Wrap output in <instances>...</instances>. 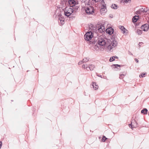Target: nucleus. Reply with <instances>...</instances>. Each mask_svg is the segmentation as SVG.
<instances>
[{
  "mask_svg": "<svg viewBox=\"0 0 149 149\" xmlns=\"http://www.w3.org/2000/svg\"><path fill=\"white\" fill-rule=\"evenodd\" d=\"M89 31L87 32L84 35V38L86 40L89 41L93 37V33L95 32L96 28L92 24L89 26Z\"/></svg>",
  "mask_w": 149,
  "mask_h": 149,
  "instance_id": "1",
  "label": "nucleus"
},
{
  "mask_svg": "<svg viewBox=\"0 0 149 149\" xmlns=\"http://www.w3.org/2000/svg\"><path fill=\"white\" fill-rule=\"evenodd\" d=\"M108 40L105 38L99 37L98 38L97 43L100 48H104L106 45H108Z\"/></svg>",
  "mask_w": 149,
  "mask_h": 149,
  "instance_id": "2",
  "label": "nucleus"
},
{
  "mask_svg": "<svg viewBox=\"0 0 149 149\" xmlns=\"http://www.w3.org/2000/svg\"><path fill=\"white\" fill-rule=\"evenodd\" d=\"M109 44L108 46V49L110 51H112L111 49L116 47L118 44L117 41L114 39H111V40H108V45Z\"/></svg>",
  "mask_w": 149,
  "mask_h": 149,
  "instance_id": "3",
  "label": "nucleus"
},
{
  "mask_svg": "<svg viewBox=\"0 0 149 149\" xmlns=\"http://www.w3.org/2000/svg\"><path fill=\"white\" fill-rule=\"evenodd\" d=\"M73 11V9L69 7H66L65 8L64 13L65 15L69 16L70 15Z\"/></svg>",
  "mask_w": 149,
  "mask_h": 149,
  "instance_id": "4",
  "label": "nucleus"
},
{
  "mask_svg": "<svg viewBox=\"0 0 149 149\" xmlns=\"http://www.w3.org/2000/svg\"><path fill=\"white\" fill-rule=\"evenodd\" d=\"M101 3L102 5L100 11L101 14L104 15L107 11L106 4H105L104 1L103 0L101 1Z\"/></svg>",
  "mask_w": 149,
  "mask_h": 149,
  "instance_id": "5",
  "label": "nucleus"
},
{
  "mask_svg": "<svg viewBox=\"0 0 149 149\" xmlns=\"http://www.w3.org/2000/svg\"><path fill=\"white\" fill-rule=\"evenodd\" d=\"M58 22L60 25H62L64 23V19L63 17L61 14H60L58 16Z\"/></svg>",
  "mask_w": 149,
  "mask_h": 149,
  "instance_id": "6",
  "label": "nucleus"
},
{
  "mask_svg": "<svg viewBox=\"0 0 149 149\" xmlns=\"http://www.w3.org/2000/svg\"><path fill=\"white\" fill-rule=\"evenodd\" d=\"M148 10V9L147 8L143 7L141 8L136 12L137 14H141L142 13L146 12Z\"/></svg>",
  "mask_w": 149,
  "mask_h": 149,
  "instance_id": "7",
  "label": "nucleus"
},
{
  "mask_svg": "<svg viewBox=\"0 0 149 149\" xmlns=\"http://www.w3.org/2000/svg\"><path fill=\"white\" fill-rule=\"evenodd\" d=\"M86 13L88 14H92L94 12V9L91 6L88 7L85 9Z\"/></svg>",
  "mask_w": 149,
  "mask_h": 149,
  "instance_id": "8",
  "label": "nucleus"
},
{
  "mask_svg": "<svg viewBox=\"0 0 149 149\" xmlns=\"http://www.w3.org/2000/svg\"><path fill=\"white\" fill-rule=\"evenodd\" d=\"M138 125L135 120H132L131 122V124L129 125L130 127H131V128L133 129V128H135L138 126Z\"/></svg>",
  "mask_w": 149,
  "mask_h": 149,
  "instance_id": "9",
  "label": "nucleus"
},
{
  "mask_svg": "<svg viewBox=\"0 0 149 149\" xmlns=\"http://www.w3.org/2000/svg\"><path fill=\"white\" fill-rule=\"evenodd\" d=\"M68 5H69L70 7H73L75 6L76 4V2L74 0H68V2H67Z\"/></svg>",
  "mask_w": 149,
  "mask_h": 149,
  "instance_id": "10",
  "label": "nucleus"
},
{
  "mask_svg": "<svg viewBox=\"0 0 149 149\" xmlns=\"http://www.w3.org/2000/svg\"><path fill=\"white\" fill-rule=\"evenodd\" d=\"M149 28V26L148 24H145L143 25H142L141 28L144 31H147Z\"/></svg>",
  "mask_w": 149,
  "mask_h": 149,
  "instance_id": "11",
  "label": "nucleus"
},
{
  "mask_svg": "<svg viewBox=\"0 0 149 149\" xmlns=\"http://www.w3.org/2000/svg\"><path fill=\"white\" fill-rule=\"evenodd\" d=\"M68 0H62L61 1L60 4L61 7H65L66 6H68Z\"/></svg>",
  "mask_w": 149,
  "mask_h": 149,
  "instance_id": "12",
  "label": "nucleus"
},
{
  "mask_svg": "<svg viewBox=\"0 0 149 149\" xmlns=\"http://www.w3.org/2000/svg\"><path fill=\"white\" fill-rule=\"evenodd\" d=\"M97 30L99 32H104L105 31V27L102 25H100L98 26Z\"/></svg>",
  "mask_w": 149,
  "mask_h": 149,
  "instance_id": "13",
  "label": "nucleus"
},
{
  "mask_svg": "<svg viewBox=\"0 0 149 149\" xmlns=\"http://www.w3.org/2000/svg\"><path fill=\"white\" fill-rule=\"evenodd\" d=\"M106 32L109 34L111 35L113 33V30L112 28L110 27L106 29Z\"/></svg>",
  "mask_w": 149,
  "mask_h": 149,
  "instance_id": "14",
  "label": "nucleus"
},
{
  "mask_svg": "<svg viewBox=\"0 0 149 149\" xmlns=\"http://www.w3.org/2000/svg\"><path fill=\"white\" fill-rule=\"evenodd\" d=\"M92 86L93 89L95 90H96L98 88V86L97 83L95 82H93Z\"/></svg>",
  "mask_w": 149,
  "mask_h": 149,
  "instance_id": "15",
  "label": "nucleus"
},
{
  "mask_svg": "<svg viewBox=\"0 0 149 149\" xmlns=\"http://www.w3.org/2000/svg\"><path fill=\"white\" fill-rule=\"evenodd\" d=\"M119 28L121 29L122 31V32L123 33H126V31H127V30L125 29L124 27L122 26H120L119 27Z\"/></svg>",
  "mask_w": 149,
  "mask_h": 149,
  "instance_id": "16",
  "label": "nucleus"
},
{
  "mask_svg": "<svg viewBox=\"0 0 149 149\" xmlns=\"http://www.w3.org/2000/svg\"><path fill=\"white\" fill-rule=\"evenodd\" d=\"M95 68V66L94 65L91 64L89 65L88 68L91 70H93Z\"/></svg>",
  "mask_w": 149,
  "mask_h": 149,
  "instance_id": "17",
  "label": "nucleus"
},
{
  "mask_svg": "<svg viewBox=\"0 0 149 149\" xmlns=\"http://www.w3.org/2000/svg\"><path fill=\"white\" fill-rule=\"evenodd\" d=\"M82 3H84L86 5H89V0H81Z\"/></svg>",
  "mask_w": 149,
  "mask_h": 149,
  "instance_id": "18",
  "label": "nucleus"
},
{
  "mask_svg": "<svg viewBox=\"0 0 149 149\" xmlns=\"http://www.w3.org/2000/svg\"><path fill=\"white\" fill-rule=\"evenodd\" d=\"M138 16H135L132 18V21L133 22H136L139 19Z\"/></svg>",
  "mask_w": 149,
  "mask_h": 149,
  "instance_id": "19",
  "label": "nucleus"
},
{
  "mask_svg": "<svg viewBox=\"0 0 149 149\" xmlns=\"http://www.w3.org/2000/svg\"><path fill=\"white\" fill-rule=\"evenodd\" d=\"M148 110L146 109H144L141 111V112L144 114H146L147 113Z\"/></svg>",
  "mask_w": 149,
  "mask_h": 149,
  "instance_id": "20",
  "label": "nucleus"
},
{
  "mask_svg": "<svg viewBox=\"0 0 149 149\" xmlns=\"http://www.w3.org/2000/svg\"><path fill=\"white\" fill-rule=\"evenodd\" d=\"M111 7L112 8L114 9H117V5L115 4H112Z\"/></svg>",
  "mask_w": 149,
  "mask_h": 149,
  "instance_id": "21",
  "label": "nucleus"
},
{
  "mask_svg": "<svg viewBox=\"0 0 149 149\" xmlns=\"http://www.w3.org/2000/svg\"><path fill=\"white\" fill-rule=\"evenodd\" d=\"M123 3H130L131 1V0H122Z\"/></svg>",
  "mask_w": 149,
  "mask_h": 149,
  "instance_id": "22",
  "label": "nucleus"
},
{
  "mask_svg": "<svg viewBox=\"0 0 149 149\" xmlns=\"http://www.w3.org/2000/svg\"><path fill=\"white\" fill-rule=\"evenodd\" d=\"M89 58L88 57H86V58H84L83 59V62H86L89 60Z\"/></svg>",
  "mask_w": 149,
  "mask_h": 149,
  "instance_id": "23",
  "label": "nucleus"
},
{
  "mask_svg": "<svg viewBox=\"0 0 149 149\" xmlns=\"http://www.w3.org/2000/svg\"><path fill=\"white\" fill-rule=\"evenodd\" d=\"M136 33L140 35L142 34V31L140 30H138L136 31Z\"/></svg>",
  "mask_w": 149,
  "mask_h": 149,
  "instance_id": "24",
  "label": "nucleus"
},
{
  "mask_svg": "<svg viewBox=\"0 0 149 149\" xmlns=\"http://www.w3.org/2000/svg\"><path fill=\"white\" fill-rule=\"evenodd\" d=\"M88 65L87 64H83L82 65V68L84 69H87L88 68Z\"/></svg>",
  "mask_w": 149,
  "mask_h": 149,
  "instance_id": "25",
  "label": "nucleus"
},
{
  "mask_svg": "<svg viewBox=\"0 0 149 149\" xmlns=\"http://www.w3.org/2000/svg\"><path fill=\"white\" fill-rule=\"evenodd\" d=\"M54 10V13H53L52 12L51 14H52V15L53 14L54 15L53 17H54L55 18H56V15H55L56 14V10Z\"/></svg>",
  "mask_w": 149,
  "mask_h": 149,
  "instance_id": "26",
  "label": "nucleus"
},
{
  "mask_svg": "<svg viewBox=\"0 0 149 149\" xmlns=\"http://www.w3.org/2000/svg\"><path fill=\"white\" fill-rule=\"evenodd\" d=\"M107 139V138H106L104 136H103L102 138V141L103 142H104Z\"/></svg>",
  "mask_w": 149,
  "mask_h": 149,
  "instance_id": "27",
  "label": "nucleus"
},
{
  "mask_svg": "<svg viewBox=\"0 0 149 149\" xmlns=\"http://www.w3.org/2000/svg\"><path fill=\"white\" fill-rule=\"evenodd\" d=\"M114 60H115V59L114 58L113 56V57H111L110 58L109 60L110 62H112V61H113Z\"/></svg>",
  "mask_w": 149,
  "mask_h": 149,
  "instance_id": "28",
  "label": "nucleus"
},
{
  "mask_svg": "<svg viewBox=\"0 0 149 149\" xmlns=\"http://www.w3.org/2000/svg\"><path fill=\"white\" fill-rule=\"evenodd\" d=\"M99 46L98 45V46H97V45H95L94 46V49L96 50H97L99 48Z\"/></svg>",
  "mask_w": 149,
  "mask_h": 149,
  "instance_id": "29",
  "label": "nucleus"
},
{
  "mask_svg": "<svg viewBox=\"0 0 149 149\" xmlns=\"http://www.w3.org/2000/svg\"><path fill=\"white\" fill-rule=\"evenodd\" d=\"M124 76H125V75H124L123 74H121L120 75L119 78L120 79H122L123 78V77Z\"/></svg>",
  "mask_w": 149,
  "mask_h": 149,
  "instance_id": "30",
  "label": "nucleus"
},
{
  "mask_svg": "<svg viewBox=\"0 0 149 149\" xmlns=\"http://www.w3.org/2000/svg\"><path fill=\"white\" fill-rule=\"evenodd\" d=\"M114 65L115 68H117V67H120V65L118 64H115Z\"/></svg>",
  "mask_w": 149,
  "mask_h": 149,
  "instance_id": "31",
  "label": "nucleus"
},
{
  "mask_svg": "<svg viewBox=\"0 0 149 149\" xmlns=\"http://www.w3.org/2000/svg\"><path fill=\"white\" fill-rule=\"evenodd\" d=\"M145 74V73H143L141 75H139V77H143V76H144Z\"/></svg>",
  "mask_w": 149,
  "mask_h": 149,
  "instance_id": "32",
  "label": "nucleus"
},
{
  "mask_svg": "<svg viewBox=\"0 0 149 149\" xmlns=\"http://www.w3.org/2000/svg\"><path fill=\"white\" fill-rule=\"evenodd\" d=\"M83 63V61H80L78 63V64L80 65L81 64V63Z\"/></svg>",
  "mask_w": 149,
  "mask_h": 149,
  "instance_id": "33",
  "label": "nucleus"
},
{
  "mask_svg": "<svg viewBox=\"0 0 149 149\" xmlns=\"http://www.w3.org/2000/svg\"><path fill=\"white\" fill-rule=\"evenodd\" d=\"M2 142L1 141H0V149L1 148L2 146Z\"/></svg>",
  "mask_w": 149,
  "mask_h": 149,
  "instance_id": "34",
  "label": "nucleus"
},
{
  "mask_svg": "<svg viewBox=\"0 0 149 149\" xmlns=\"http://www.w3.org/2000/svg\"><path fill=\"white\" fill-rule=\"evenodd\" d=\"M99 0H92V1H94L95 3L98 2Z\"/></svg>",
  "mask_w": 149,
  "mask_h": 149,
  "instance_id": "35",
  "label": "nucleus"
},
{
  "mask_svg": "<svg viewBox=\"0 0 149 149\" xmlns=\"http://www.w3.org/2000/svg\"><path fill=\"white\" fill-rule=\"evenodd\" d=\"M135 61L137 62V63H138L139 62V60L136 58H135Z\"/></svg>",
  "mask_w": 149,
  "mask_h": 149,
  "instance_id": "36",
  "label": "nucleus"
},
{
  "mask_svg": "<svg viewBox=\"0 0 149 149\" xmlns=\"http://www.w3.org/2000/svg\"><path fill=\"white\" fill-rule=\"evenodd\" d=\"M113 57H114V59L115 58H118V57L117 56H113Z\"/></svg>",
  "mask_w": 149,
  "mask_h": 149,
  "instance_id": "37",
  "label": "nucleus"
},
{
  "mask_svg": "<svg viewBox=\"0 0 149 149\" xmlns=\"http://www.w3.org/2000/svg\"><path fill=\"white\" fill-rule=\"evenodd\" d=\"M54 8H55V9H56V5H54Z\"/></svg>",
  "mask_w": 149,
  "mask_h": 149,
  "instance_id": "38",
  "label": "nucleus"
},
{
  "mask_svg": "<svg viewBox=\"0 0 149 149\" xmlns=\"http://www.w3.org/2000/svg\"><path fill=\"white\" fill-rule=\"evenodd\" d=\"M139 44L140 45V44H142V42L139 43Z\"/></svg>",
  "mask_w": 149,
  "mask_h": 149,
  "instance_id": "39",
  "label": "nucleus"
},
{
  "mask_svg": "<svg viewBox=\"0 0 149 149\" xmlns=\"http://www.w3.org/2000/svg\"><path fill=\"white\" fill-rule=\"evenodd\" d=\"M148 22V23H149V17Z\"/></svg>",
  "mask_w": 149,
  "mask_h": 149,
  "instance_id": "40",
  "label": "nucleus"
},
{
  "mask_svg": "<svg viewBox=\"0 0 149 149\" xmlns=\"http://www.w3.org/2000/svg\"><path fill=\"white\" fill-rule=\"evenodd\" d=\"M11 101L13 102V100H11Z\"/></svg>",
  "mask_w": 149,
  "mask_h": 149,
  "instance_id": "41",
  "label": "nucleus"
},
{
  "mask_svg": "<svg viewBox=\"0 0 149 149\" xmlns=\"http://www.w3.org/2000/svg\"><path fill=\"white\" fill-rule=\"evenodd\" d=\"M52 8H51V10H52Z\"/></svg>",
  "mask_w": 149,
  "mask_h": 149,
  "instance_id": "42",
  "label": "nucleus"
},
{
  "mask_svg": "<svg viewBox=\"0 0 149 149\" xmlns=\"http://www.w3.org/2000/svg\"><path fill=\"white\" fill-rule=\"evenodd\" d=\"M148 114L149 115V112L148 113Z\"/></svg>",
  "mask_w": 149,
  "mask_h": 149,
  "instance_id": "43",
  "label": "nucleus"
}]
</instances>
